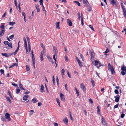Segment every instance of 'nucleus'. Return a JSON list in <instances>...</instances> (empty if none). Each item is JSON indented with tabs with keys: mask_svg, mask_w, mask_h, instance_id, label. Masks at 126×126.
<instances>
[{
	"mask_svg": "<svg viewBox=\"0 0 126 126\" xmlns=\"http://www.w3.org/2000/svg\"><path fill=\"white\" fill-rule=\"evenodd\" d=\"M108 70H110V71L111 74H113L115 73L113 66H111L110 63H109L108 64Z\"/></svg>",
	"mask_w": 126,
	"mask_h": 126,
	"instance_id": "1",
	"label": "nucleus"
},
{
	"mask_svg": "<svg viewBox=\"0 0 126 126\" xmlns=\"http://www.w3.org/2000/svg\"><path fill=\"white\" fill-rule=\"evenodd\" d=\"M121 70L122 71L121 72V74L122 75H124L125 74V72L126 73V67L124 65H123L122 66Z\"/></svg>",
	"mask_w": 126,
	"mask_h": 126,
	"instance_id": "2",
	"label": "nucleus"
},
{
	"mask_svg": "<svg viewBox=\"0 0 126 126\" xmlns=\"http://www.w3.org/2000/svg\"><path fill=\"white\" fill-rule=\"evenodd\" d=\"M121 6L123 13V15L125 18H126V9L122 3H121Z\"/></svg>",
	"mask_w": 126,
	"mask_h": 126,
	"instance_id": "3",
	"label": "nucleus"
},
{
	"mask_svg": "<svg viewBox=\"0 0 126 126\" xmlns=\"http://www.w3.org/2000/svg\"><path fill=\"white\" fill-rule=\"evenodd\" d=\"M101 123H102L103 126H107L108 124L107 123L102 116H101Z\"/></svg>",
	"mask_w": 126,
	"mask_h": 126,
	"instance_id": "4",
	"label": "nucleus"
},
{
	"mask_svg": "<svg viewBox=\"0 0 126 126\" xmlns=\"http://www.w3.org/2000/svg\"><path fill=\"white\" fill-rule=\"evenodd\" d=\"M111 4H112L113 6H116V8H117V3L115 1H114V0H109Z\"/></svg>",
	"mask_w": 126,
	"mask_h": 126,
	"instance_id": "5",
	"label": "nucleus"
},
{
	"mask_svg": "<svg viewBox=\"0 0 126 126\" xmlns=\"http://www.w3.org/2000/svg\"><path fill=\"white\" fill-rule=\"evenodd\" d=\"M12 53H2L1 55L3 56H5L6 57H8L12 55Z\"/></svg>",
	"mask_w": 126,
	"mask_h": 126,
	"instance_id": "6",
	"label": "nucleus"
},
{
	"mask_svg": "<svg viewBox=\"0 0 126 126\" xmlns=\"http://www.w3.org/2000/svg\"><path fill=\"white\" fill-rule=\"evenodd\" d=\"M10 115L8 113H6L5 115V117L6 119H8V121L11 120V118L10 117Z\"/></svg>",
	"mask_w": 126,
	"mask_h": 126,
	"instance_id": "7",
	"label": "nucleus"
},
{
	"mask_svg": "<svg viewBox=\"0 0 126 126\" xmlns=\"http://www.w3.org/2000/svg\"><path fill=\"white\" fill-rule=\"evenodd\" d=\"M114 98H115V101L116 102H118L119 101L120 96L119 95H117L115 96Z\"/></svg>",
	"mask_w": 126,
	"mask_h": 126,
	"instance_id": "8",
	"label": "nucleus"
},
{
	"mask_svg": "<svg viewBox=\"0 0 126 126\" xmlns=\"http://www.w3.org/2000/svg\"><path fill=\"white\" fill-rule=\"evenodd\" d=\"M90 56L91 59L93 58L94 56V53L93 50L90 51Z\"/></svg>",
	"mask_w": 126,
	"mask_h": 126,
	"instance_id": "9",
	"label": "nucleus"
},
{
	"mask_svg": "<svg viewBox=\"0 0 126 126\" xmlns=\"http://www.w3.org/2000/svg\"><path fill=\"white\" fill-rule=\"evenodd\" d=\"M67 24L69 26H72V23L70 19H68L67 20Z\"/></svg>",
	"mask_w": 126,
	"mask_h": 126,
	"instance_id": "10",
	"label": "nucleus"
},
{
	"mask_svg": "<svg viewBox=\"0 0 126 126\" xmlns=\"http://www.w3.org/2000/svg\"><path fill=\"white\" fill-rule=\"evenodd\" d=\"M81 86V88L82 89V90L84 92L86 91V88L84 85L83 84H81L80 85Z\"/></svg>",
	"mask_w": 126,
	"mask_h": 126,
	"instance_id": "11",
	"label": "nucleus"
},
{
	"mask_svg": "<svg viewBox=\"0 0 126 126\" xmlns=\"http://www.w3.org/2000/svg\"><path fill=\"white\" fill-rule=\"evenodd\" d=\"M60 96L61 100L62 101L64 100L65 99V98L63 94L62 93H60Z\"/></svg>",
	"mask_w": 126,
	"mask_h": 126,
	"instance_id": "12",
	"label": "nucleus"
},
{
	"mask_svg": "<svg viewBox=\"0 0 126 126\" xmlns=\"http://www.w3.org/2000/svg\"><path fill=\"white\" fill-rule=\"evenodd\" d=\"M35 6L37 10V12H40V9L39 5L37 4H35Z\"/></svg>",
	"mask_w": 126,
	"mask_h": 126,
	"instance_id": "13",
	"label": "nucleus"
},
{
	"mask_svg": "<svg viewBox=\"0 0 126 126\" xmlns=\"http://www.w3.org/2000/svg\"><path fill=\"white\" fill-rule=\"evenodd\" d=\"M63 121L64 123L66 124H67L68 122V120L67 117H65L64 118Z\"/></svg>",
	"mask_w": 126,
	"mask_h": 126,
	"instance_id": "14",
	"label": "nucleus"
},
{
	"mask_svg": "<svg viewBox=\"0 0 126 126\" xmlns=\"http://www.w3.org/2000/svg\"><path fill=\"white\" fill-rule=\"evenodd\" d=\"M26 38L28 42V47H30V39L29 38V37H28V36H27V37Z\"/></svg>",
	"mask_w": 126,
	"mask_h": 126,
	"instance_id": "15",
	"label": "nucleus"
},
{
	"mask_svg": "<svg viewBox=\"0 0 126 126\" xmlns=\"http://www.w3.org/2000/svg\"><path fill=\"white\" fill-rule=\"evenodd\" d=\"M5 32V30H1V31L0 32V35L1 36H3L4 35Z\"/></svg>",
	"mask_w": 126,
	"mask_h": 126,
	"instance_id": "16",
	"label": "nucleus"
},
{
	"mask_svg": "<svg viewBox=\"0 0 126 126\" xmlns=\"http://www.w3.org/2000/svg\"><path fill=\"white\" fill-rule=\"evenodd\" d=\"M23 40L24 41V47H27V43L26 40V39L25 38L23 39Z\"/></svg>",
	"mask_w": 126,
	"mask_h": 126,
	"instance_id": "17",
	"label": "nucleus"
},
{
	"mask_svg": "<svg viewBox=\"0 0 126 126\" xmlns=\"http://www.w3.org/2000/svg\"><path fill=\"white\" fill-rule=\"evenodd\" d=\"M19 48H17V49L15 51V52H12V53H13V54H12V55H13V54L14 55V56H15L16 55V54L17 53V52H18V50H19Z\"/></svg>",
	"mask_w": 126,
	"mask_h": 126,
	"instance_id": "18",
	"label": "nucleus"
},
{
	"mask_svg": "<svg viewBox=\"0 0 126 126\" xmlns=\"http://www.w3.org/2000/svg\"><path fill=\"white\" fill-rule=\"evenodd\" d=\"M40 91L41 92H44V86L43 85L41 84V86Z\"/></svg>",
	"mask_w": 126,
	"mask_h": 126,
	"instance_id": "19",
	"label": "nucleus"
},
{
	"mask_svg": "<svg viewBox=\"0 0 126 126\" xmlns=\"http://www.w3.org/2000/svg\"><path fill=\"white\" fill-rule=\"evenodd\" d=\"M28 97L29 96L28 95H24L23 98V100L26 101Z\"/></svg>",
	"mask_w": 126,
	"mask_h": 126,
	"instance_id": "20",
	"label": "nucleus"
},
{
	"mask_svg": "<svg viewBox=\"0 0 126 126\" xmlns=\"http://www.w3.org/2000/svg\"><path fill=\"white\" fill-rule=\"evenodd\" d=\"M19 87L22 90H25L23 88V85L20 82H19Z\"/></svg>",
	"mask_w": 126,
	"mask_h": 126,
	"instance_id": "21",
	"label": "nucleus"
},
{
	"mask_svg": "<svg viewBox=\"0 0 126 126\" xmlns=\"http://www.w3.org/2000/svg\"><path fill=\"white\" fill-rule=\"evenodd\" d=\"M59 24L60 22H56V28L57 29H59Z\"/></svg>",
	"mask_w": 126,
	"mask_h": 126,
	"instance_id": "22",
	"label": "nucleus"
},
{
	"mask_svg": "<svg viewBox=\"0 0 126 126\" xmlns=\"http://www.w3.org/2000/svg\"><path fill=\"white\" fill-rule=\"evenodd\" d=\"M6 97L7 100L10 103H11L12 102L10 98L8 96H6Z\"/></svg>",
	"mask_w": 126,
	"mask_h": 126,
	"instance_id": "23",
	"label": "nucleus"
},
{
	"mask_svg": "<svg viewBox=\"0 0 126 126\" xmlns=\"http://www.w3.org/2000/svg\"><path fill=\"white\" fill-rule=\"evenodd\" d=\"M74 3L77 4L79 6L80 5V3H79V2L78 1H74Z\"/></svg>",
	"mask_w": 126,
	"mask_h": 126,
	"instance_id": "24",
	"label": "nucleus"
},
{
	"mask_svg": "<svg viewBox=\"0 0 126 126\" xmlns=\"http://www.w3.org/2000/svg\"><path fill=\"white\" fill-rule=\"evenodd\" d=\"M44 55V54L41 53L40 54V58L41 60L42 61H43L44 60L43 58V55Z\"/></svg>",
	"mask_w": 126,
	"mask_h": 126,
	"instance_id": "25",
	"label": "nucleus"
},
{
	"mask_svg": "<svg viewBox=\"0 0 126 126\" xmlns=\"http://www.w3.org/2000/svg\"><path fill=\"white\" fill-rule=\"evenodd\" d=\"M54 52L55 55L56 56V54H57L58 53V51L57 49L56 48H54Z\"/></svg>",
	"mask_w": 126,
	"mask_h": 126,
	"instance_id": "26",
	"label": "nucleus"
},
{
	"mask_svg": "<svg viewBox=\"0 0 126 126\" xmlns=\"http://www.w3.org/2000/svg\"><path fill=\"white\" fill-rule=\"evenodd\" d=\"M91 83L92 84L93 86V87H94L95 86V84H94V82L93 80L91 79Z\"/></svg>",
	"mask_w": 126,
	"mask_h": 126,
	"instance_id": "27",
	"label": "nucleus"
},
{
	"mask_svg": "<svg viewBox=\"0 0 126 126\" xmlns=\"http://www.w3.org/2000/svg\"><path fill=\"white\" fill-rule=\"evenodd\" d=\"M82 1L84 4H87V3L89 4V3L87 0H82Z\"/></svg>",
	"mask_w": 126,
	"mask_h": 126,
	"instance_id": "28",
	"label": "nucleus"
},
{
	"mask_svg": "<svg viewBox=\"0 0 126 126\" xmlns=\"http://www.w3.org/2000/svg\"><path fill=\"white\" fill-rule=\"evenodd\" d=\"M97 113L98 114H100V110L99 106H97Z\"/></svg>",
	"mask_w": 126,
	"mask_h": 126,
	"instance_id": "29",
	"label": "nucleus"
},
{
	"mask_svg": "<svg viewBox=\"0 0 126 126\" xmlns=\"http://www.w3.org/2000/svg\"><path fill=\"white\" fill-rule=\"evenodd\" d=\"M15 24V22H9V25L12 26H13Z\"/></svg>",
	"mask_w": 126,
	"mask_h": 126,
	"instance_id": "30",
	"label": "nucleus"
},
{
	"mask_svg": "<svg viewBox=\"0 0 126 126\" xmlns=\"http://www.w3.org/2000/svg\"><path fill=\"white\" fill-rule=\"evenodd\" d=\"M31 54L32 59H35L33 53V51L32 50L31 51Z\"/></svg>",
	"mask_w": 126,
	"mask_h": 126,
	"instance_id": "31",
	"label": "nucleus"
},
{
	"mask_svg": "<svg viewBox=\"0 0 126 126\" xmlns=\"http://www.w3.org/2000/svg\"><path fill=\"white\" fill-rule=\"evenodd\" d=\"M46 49L45 48H44L43 51L41 52V53L45 54Z\"/></svg>",
	"mask_w": 126,
	"mask_h": 126,
	"instance_id": "32",
	"label": "nucleus"
},
{
	"mask_svg": "<svg viewBox=\"0 0 126 126\" xmlns=\"http://www.w3.org/2000/svg\"><path fill=\"white\" fill-rule=\"evenodd\" d=\"M56 99V101H57V103L59 105L60 107L61 106H60V103L59 102V99L58 98H57Z\"/></svg>",
	"mask_w": 126,
	"mask_h": 126,
	"instance_id": "33",
	"label": "nucleus"
},
{
	"mask_svg": "<svg viewBox=\"0 0 126 126\" xmlns=\"http://www.w3.org/2000/svg\"><path fill=\"white\" fill-rule=\"evenodd\" d=\"M32 101L33 102V103H36L38 101V100L36 99L33 98L32 100Z\"/></svg>",
	"mask_w": 126,
	"mask_h": 126,
	"instance_id": "34",
	"label": "nucleus"
},
{
	"mask_svg": "<svg viewBox=\"0 0 126 126\" xmlns=\"http://www.w3.org/2000/svg\"><path fill=\"white\" fill-rule=\"evenodd\" d=\"M4 26V25L3 24H2L1 25L0 28H1V30H5Z\"/></svg>",
	"mask_w": 126,
	"mask_h": 126,
	"instance_id": "35",
	"label": "nucleus"
},
{
	"mask_svg": "<svg viewBox=\"0 0 126 126\" xmlns=\"http://www.w3.org/2000/svg\"><path fill=\"white\" fill-rule=\"evenodd\" d=\"M20 91V89H16V93L17 94H18Z\"/></svg>",
	"mask_w": 126,
	"mask_h": 126,
	"instance_id": "36",
	"label": "nucleus"
},
{
	"mask_svg": "<svg viewBox=\"0 0 126 126\" xmlns=\"http://www.w3.org/2000/svg\"><path fill=\"white\" fill-rule=\"evenodd\" d=\"M26 69L27 71H29L30 70V69L28 65H26Z\"/></svg>",
	"mask_w": 126,
	"mask_h": 126,
	"instance_id": "37",
	"label": "nucleus"
},
{
	"mask_svg": "<svg viewBox=\"0 0 126 126\" xmlns=\"http://www.w3.org/2000/svg\"><path fill=\"white\" fill-rule=\"evenodd\" d=\"M15 3V5L16 7V8H17V2H16V0H14Z\"/></svg>",
	"mask_w": 126,
	"mask_h": 126,
	"instance_id": "38",
	"label": "nucleus"
},
{
	"mask_svg": "<svg viewBox=\"0 0 126 126\" xmlns=\"http://www.w3.org/2000/svg\"><path fill=\"white\" fill-rule=\"evenodd\" d=\"M89 26L91 29L93 31H94V28H93V26H92L91 25H89Z\"/></svg>",
	"mask_w": 126,
	"mask_h": 126,
	"instance_id": "39",
	"label": "nucleus"
},
{
	"mask_svg": "<svg viewBox=\"0 0 126 126\" xmlns=\"http://www.w3.org/2000/svg\"><path fill=\"white\" fill-rule=\"evenodd\" d=\"M78 63L80 66H82V62H81L80 60L79 61H78Z\"/></svg>",
	"mask_w": 126,
	"mask_h": 126,
	"instance_id": "40",
	"label": "nucleus"
},
{
	"mask_svg": "<svg viewBox=\"0 0 126 126\" xmlns=\"http://www.w3.org/2000/svg\"><path fill=\"white\" fill-rule=\"evenodd\" d=\"M87 7L88 8V10L89 12L92 9L89 6H88Z\"/></svg>",
	"mask_w": 126,
	"mask_h": 126,
	"instance_id": "41",
	"label": "nucleus"
},
{
	"mask_svg": "<svg viewBox=\"0 0 126 126\" xmlns=\"http://www.w3.org/2000/svg\"><path fill=\"white\" fill-rule=\"evenodd\" d=\"M81 24L82 25H83L84 24L83 20L82 17L81 18Z\"/></svg>",
	"mask_w": 126,
	"mask_h": 126,
	"instance_id": "42",
	"label": "nucleus"
},
{
	"mask_svg": "<svg viewBox=\"0 0 126 126\" xmlns=\"http://www.w3.org/2000/svg\"><path fill=\"white\" fill-rule=\"evenodd\" d=\"M0 72L1 73L3 74V75L4 74V71L3 69H1L0 70Z\"/></svg>",
	"mask_w": 126,
	"mask_h": 126,
	"instance_id": "43",
	"label": "nucleus"
},
{
	"mask_svg": "<svg viewBox=\"0 0 126 126\" xmlns=\"http://www.w3.org/2000/svg\"><path fill=\"white\" fill-rule=\"evenodd\" d=\"M119 106V104H117L116 105L114 106V109H116L118 108Z\"/></svg>",
	"mask_w": 126,
	"mask_h": 126,
	"instance_id": "44",
	"label": "nucleus"
},
{
	"mask_svg": "<svg viewBox=\"0 0 126 126\" xmlns=\"http://www.w3.org/2000/svg\"><path fill=\"white\" fill-rule=\"evenodd\" d=\"M64 69H63L62 70V72H61L62 75H64Z\"/></svg>",
	"mask_w": 126,
	"mask_h": 126,
	"instance_id": "45",
	"label": "nucleus"
},
{
	"mask_svg": "<svg viewBox=\"0 0 126 126\" xmlns=\"http://www.w3.org/2000/svg\"><path fill=\"white\" fill-rule=\"evenodd\" d=\"M43 0H39V2H40V5H43Z\"/></svg>",
	"mask_w": 126,
	"mask_h": 126,
	"instance_id": "46",
	"label": "nucleus"
},
{
	"mask_svg": "<svg viewBox=\"0 0 126 126\" xmlns=\"http://www.w3.org/2000/svg\"><path fill=\"white\" fill-rule=\"evenodd\" d=\"M9 42L8 41H5L4 42V44L6 45H7L8 44Z\"/></svg>",
	"mask_w": 126,
	"mask_h": 126,
	"instance_id": "47",
	"label": "nucleus"
},
{
	"mask_svg": "<svg viewBox=\"0 0 126 126\" xmlns=\"http://www.w3.org/2000/svg\"><path fill=\"white\" fill-rule=\"evenodd\" d=\"M99 62H98L97 61H95V65H97L99 63Z\"/></svg>",
	"mask_w": 126,
	"mask_h": 126,
	"instance_id": "48",
	"label": "nucleus"
},
{
	"mask_svg": "<svg viewBox=\"0 0 126 126\" xmlns=\"http://www.w3.org/2000/svg\"><path fill=\"white\" fill-rule=\"evenodd\" d=\"M14 34H13L11 36H9V38L10 39H12V38H13L14 37Z\"/></svg>",
	"mask_w": 126,
	"mask_h": 126,
	"instance_id": "49",
	"label": "nucleus"
},
{
	"mask_svg": "<svg viewBox=\"0 0 126 126\" xmlns=\"http://www.w3.org/2000/svg\"><path fill=\"white\" fill-rule=\"evenodd\" d=\"M30 112V115H32V114H33V112H34V111L33 110H31Z\"/></svg>",
	"mask_w": 126,
	"mask_h": 126,
	"instance_id": "50",
	"label": "nucleus"
},
{
	"mask_svg": "<svg viewBox=\"0 0 126 126\" xmlns=\"http://www.w3.org/2000/svg\"><path fill=\"white\" fill-rule=\"evenodd\" d=\"M6 118L5 117H1V119L3 121H6Z\"/></svg>",
	"mask_w": 126,
	"mask_h": 126,
	"instance_id": "51",
	"label": "nucleus"
},
{
	"mask_svg": "<svg viewBox=\"0 0 126 126\" xmlns=\"http://www.w3.org/2000/svg\"><path fill=\"white\" fill-rule=\"evenodd\" d=\"M8 46L9 47H12V44L11 43H8Z\"/></svg>",
	"mask_w": 126,
	"mask_h": 126,
	"instance_id": "52",
	"label": "nucleus"
},
{
	"mask_svg": "<svg viewBox=\"0 0 126 126\" xmlns=\"http://www.w3.org/2000/svg\"><path fill=\"white\" fill-rule=\"evenodd\" d=\"M114 93L117 94H118L119 92L117 90H114Z\"/></svg>",
	"mask_w": 126,
	"mask_h": 126,
	"instance_id": "53",
	"label": "nucleus"
},
{
	"mask_svg": "<svg viewBox=\"0 0 126 126\" xmlns=\"http://www.w3.org/2000/svg\"><path fill=\"white\" fill-rule=\"evenodd\" d=\"M67 75L68 76V77L70 78H71V77H70V75L69 74V72L67 70Z\"/></svg>",
	"mask_w": 126,
	"mask_h": 126,
	"instance_id": "54",
	"label": "nucleus"
},
{
	"mask_svg": "<svg viewBox=\"0 0 126 126\" xmlns=\"http://www.w3.org/2000/svg\"><path fill=\"white\" fill-rule=\"evenodd\" d=\"M12 85L14 86H17V85L14 82H13L12 83Z\"/></svg>",
	"mask_w": 126,
	"mask_h": 126,
	"instance_id": "55",
	"label": "nucleus"
},
{
	"mask_svg": "<svg viewBox=\"0 0 126 126\" xmlns=\"http://www.w3.org/2000/svg\"><path fill=\"white\" fill-rule=\"evenodd\" d=\"M42 6L43 7L42 10H43V11L46 12V10L45 9V7L44 6H43V5H42Z\"/></svg>",
	"mask_w": 126,
	"mask_h": 126,
	"instance_id": "56",
	"label": "nucleus"
},
{
	"mask_svg": "<svg viewBox=\"0 0 126 126\" xmlns=\"http://www.w3.org/2000/svg\"><path fill=\"white\" fill-rule=\"evenodd\" d=\"M65 61L66 62L68 61V57L65 56Z\"/></svg>",
	"mask_w": 126,
	"mask_h": 126,
	"instance_id": "57",
	"label": "nucleus"
},
{
	"mask_svg": "<svg viewBox=\"0 0 126 126\" xmlns=\"http://www.w3.org/2000/svg\"><path fill=\"white\" fill-rule=\"evenodd\" d=\"M109 50L108 48H107L106 50L104 52L105 53H107L108 52H109Z\"/></svg>",
	"mask_w": 126,
	"mask_h": 126,
	"instance_id": "58",
	"label": "nucleus"
},
{
	"mask_svg": "<svg viewBox=\"0 0 126 126\" xmlns=\"http://www.w3.org/2000/svg\"><path fill=\"white\" fill-rule=\"evenodd\" d=\"M125 114L124 113H122L121 115V118H123L125 116Z\"/></svg>",
	"mask_w": 126,
	"mask_h": 126,
	"instance_id": "59",
	"label": "nucleus"
},
{
	"mask_svg": "<svg viewBox=\"0 0 126 126\" xmlns=\"http://www.w3.org/2000/svg\"><path fill=\"white\" fill-rule=\"evenodd\" d=\"M65 89L66 90H68V87H67V85L66 84L65 85Z\"/></svg>",
	"mask_w": 126,
	"mask_h": 126,
	"instance_id": "60",
	"label": "nucleus"
},
{
	"mask_svg": "<svg viewBox=\"0 0 126 126\" xmlns=\"http://www.w3.org/2000/svg\"><path fill=\"white\" fill-rule=\"evenodd\" d=\"M54 125V126H58V124L57 123L54 122L53 123Z\"/></svg>",
	"mask_w": 126,
	"mask_h": 126,
	"instance_id": "61",
	"label": "nucleus"
},
{
	"mask_svg": "<svg viewBox=\"0 0 126 126\" xmlns=\"http://www.w3.org/2000/svg\"><path fill=\"white\" fill-rule=\"evenodd\" d=\"M13 65L14 67L15 66H16V67H17L18 66L17 64L16 63H13Z\"/></svg>",
	"mask_w": 126,
	"mask_h": 126,
	"instance_id": "62",
	"label": "nucleus"
},
{
	"mask_svg": "<svg viewBox=\"0 0 126 126\" xmlns=\"http://www.w3.org/2000/svg\"><path fill=\"white\" fill-rule=\"evenodd\" d=\"M89 101L92 104L93 103V101L92 100V99L91 98H90L89 99Z\"/></svg>",
	"mask_w": 126,
	"mask_h": 126,
	"instance_id": "63",
	"label": "nucleus"
},
{
	"mask_svg": "<svg viewBox=\"0 0 126 126\" xmlns=\"http://www.w3.org/2000/svg\"><path fill=\"white\" fill-rule=\"evenodd\" d=\"M38 106L39 107L41 105H42V103L40 102H39L38 103Z\"/></svg>",
	"mask_w": 126,
	"mask_h": 126,
	"instance_id": "64",
	"label": "nucleus"
}]
</instances>
